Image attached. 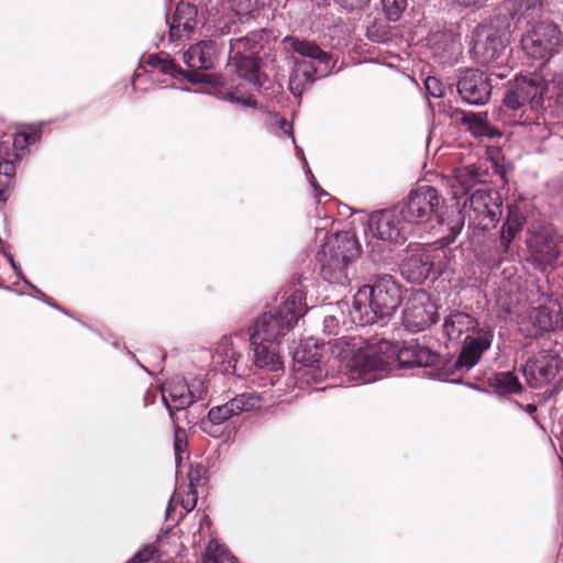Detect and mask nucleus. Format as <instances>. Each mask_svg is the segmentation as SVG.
I'll use <instances>...</instances> for the list:
<instances>
[{
	"label": "nucleus",
	"mask_w": 563,
	"mask_h": 563,
	"mask_svg": "<svg viewBox=\"0 0 563 563\" xmlns=\"http://www.w3.org/2000/svg\"><path fill=\"white\" fill-rule=\"evenodd\" d=\"M254 352V363L260 368L277 372L283 368V362L279 355V345L268 342H250Z\"/></svg>",
	"instance_id": "nucleus-31"
},
{
	"label": "nucleus",
	"mask_w": 563,
	"mask_h": 563,
	"mask_svg": "<svg viewBox=\"0 0 563 563\" xmlns=\"http://www.w3.org/2000/svg\"><path fill=\"white\" fill-rule=\"evenodd\" d=\"M174 500H175V497H172L167 505V508H166V517L167 518H172V511L175 509Z\"/></svg>",
	"instance_id": "nucleus-56"
},
{
	"label": "nucleus",
	"mask_w": 563,
	"mask_h": 563,
	"mask_svg": "<svg viewBox=\"0 0 563 563\" xmlns=\"http://www.w3.org/2000/svg\"><path fill=\"white\" fill-rule=\"evenodd\" d=\"M245 340L243 331H236L230 336H223L216 349L214 358L218 363L222 364V371L225 374H235L238 362L242 357L241 349L239 345Z\"/></svg>",
	"instance_id": "nucleus-27"
},
{
	"label": "nucleus",
	"mask_w": 563,
	"mask_h": 563,
	"mask_svg": "<svg viewBox=\"0 0 563 563\" xmlns=\"http://www.w3.org/2000/svg\"><path fill=\"white\" fill-rule=\"evenodd\" d=\"M322 67L312 62L294 59V67L289 77L290 92L300 97L307 86L312 85L317 77H322Z\"/></svg>",
	"instance_id": "nucleus-28"
},
{
	"label": "nucleus",
	"mask_w": 563,
	"mask_h": 563,
	"mask_svg": "<svg viewBox=\"0 0 563 563\" xmlns=\"http://www.w3.org/2000/svg\"><path fill=\"white\" fill-rule=\"evenodd\" d=\"M558 391H559V388H558V387H555V388L553 389L552 394H555V393H558Z\"/></svg>",
	"instance_id": "nucleus-60"
},
{
	"label": "nucleus",
	"mask_w": 563,
	"mask_h": 563,
	"mask_svg": "<svg viewBox=\"0 0 563 563\" xmlns=\"http://www.w3.org/2000/svg\"><path fill=\"white\" fill-rule=\"evenodd\" d=\"M8 261L11 265V267L13 268L15 275L27 286L30 287L31 289H33L35 292L37 294H42V291L35 286L33 285L26 277L25 275L23 274V272L21 271V267L18 265V263L15 262L13 255L9 254L8 255Z\"/></svg>",
	"instance_id": "nucleus-46"
},
{
	"label": "nucleus",
	"mask_w": 563,
	"mask_h": 563,
	"mask_svg": "<svg viewBox=\"0 0 563 563\" xmlns=\"http://www.w3.org/2000/svg\"><path fill=\"white\" fill-rule=\"evenodd\" d=\"M231 8L241 22L257 21L261 24L268 20V11L273 0H230Z\"/></svg>",
	"instance_id": "nucleus-30"
},
{
	"label": "nucleus",
	"mask_w": 563,
	"mask_h": 563,
	"mask_svg": "<svg viewBox=\"0 0 563 563\" xmlns=\"http://www.w3.org/2000/svg\"><path fill=\"white\" fill-rule=\"evenodd\" d=\"M24 135L27 136V143L29 145L34 144L41 136V129L40 128H30L26 131H22Z\"/></svg>",
	"instance_id": "nucleus-52"
},
{
	"label": "nucleus",
	"mask_w": 563,
	"mask_h": 563,
	"mask_svg": "<svg viewBox=\"0 0 563 563\" xmlns=\"http://www.w3.org/2000/svg\"><path fill=\"white\" fill-rule=\"evenodd\" d=\"M408 7V0H382V10L389 22H397Z\"/></svg>",
	"instance_id": "nucleus-38"
},
{
	"label": "nucleus",
	"mask_w": 563,
	"mask_h": 563,
	"mask_svg": "<svg viewBox=\"0 0 563 563\" xmlns=\"http://www.w3.org/2000/svg\"><path fill=\"white\" fill-rule=\"evenodd\" d=\"M424 86L428 93L433 98H441L443 96L444 87L438 78L432 76L427 77Z\"/></svg>",
	"instance_id": "nucleus-42"
},
{
	"label": "nucleus",
	"mask_w": 563,
	"mask_h": 563,
	"mask_svg": "<svg viewBox=\"0 0 563 563\" xmlns=\"http://www.w3.org/2000/svg\"><path fill=\"white\" fill-rule=\"evenodd\" d=\"M296 150H297V152H298L299 154H301V156H302L301 158H302V161H303V164H305V166L307 167V161H306V158H305V156H303L302 148H300V147L296 146Z\"/></svg>",
	"instance_id": "nucleus-58"
},
{
	"label": "nucleus",
	"mask_w": 563,
	"mask_h": 563,
	"mask_svg": "<svg viewBox=\"0 0 563 563\" xmlns=\"http://www.w3.org/2000/svg\"><path fill=\"white\" fill-rule=\"evenodd\" d=\"M158 550L154 545H145L140 549L126 563H152L158 562Z\"/></svg>",
	"instance_id": "nucleus-39"
},
{
	"label": "nucleus",
	"mask_w": 563,
	"mask_h": 563,
	"mask_svg": "<svg viewBox=\"0 0 563 563\" xmlns=\"http://www.w3.org/2000/svg\"><path fill=\"white\" fill-rule=\"evenodd\" d=\"M549 84L544 79L534 74L533 76H519L516 77L504 96V104L511 110L522 109V114L526 115L520 124H537L540 125L539 115L537 111L542 108V102Z\"/></svg>",
	"instance_id": "nucleus-7"
},
{
	"label": "nucleus",
	"mask_w": 563,
	"mask_h": 563,
	"mask_svg": "<svg viewBox=\"0 0 563 563\" xmlns=\"http://www.w3.org/2000/svg\"><path fill=\"white\" fill-rule=\"evenodd\" d=\"M187 448V434L186 431L179 427H175L174 431V450L176 463L179 464L181 461L180 454L185 452Z\"/></svg>",
	"instance_id": "nucleus-41"
},
{
	"label": "nucleus",
	"mask_w": 563,
	"mask_h": 563,
	"mask_svg": "<svg viewBox=\"0 0 563 563\" xmlns=\"http://www.w3.org/2000/svg\"><path fill=\"white\" fill-rule=\"evenodd\" d=\"M218 47L211 40L200 41L184 53V62L190 70H210L218 60Z\"/></svg>",
	"instance_id": "nucleus-26"
},
{
	"label": "nucleus",
	"mask_w": 563,
	"mask_h": 563,
	"mask_svg": "<svg viewBox=\"0 0 563 563\" xmlns=\"http://www.w3.org/2000/svg\"><path fill=\"white\" fill-rule=\"evenodd\" d=\"M439 251L418 249L402 262L400 272L412 284H421L429 277L437 278L441 272Z\"/></svg>",
	"instance_id": "nucleus-16"
},
{
	"label": "nucleus",
	"mask_w": 563,
	"mask_h": 563,
	"mask_svg": "<svg viewBox=\"0 0 563 563\" xmlns=\"http://www.w3.org/2000/svg\"><path fill=\"white\" fill-rule=\"evenodd\" d=\"M562 321L561 305L549 298L544 303L532 308L521 319L520 331L527 336H538L543 332L552 331Z\"/></svg>",
	"instance_id": "nucleus-15"
},
{
	"label": "nucleus",
	"mask_w": 563,
	"mask_h": 563,
	"mask_svg": "<svg viewBox=\"0 0 563 563\" xmlns=\"http://www.w3.org/2000/svg\"><path fill=\"white\" fill-rule=\"evenodd\" d=\"M429 374H430V376H432V378H437V379H442V378H443V377H442V374H440V373H437V374H435V373H433V372L431 371Z\"/></svg>",
	"instance_id": "nucleus-59"
},
{
	"label": "nucleus",
	"mask_w": 563,
	"mask_h": 563,
	"mask_svg": "<svg viewBox=\"0 0 563 563\" xmlns=\"http://www.w3.org/2000/svg\"><path fill=\"white\" fill-rule=\"evenodd\" d=\"M36 295H37V297H38L40 299H42V300H43L44 302H46L47 305H49V306H52V307H54V308H56V309H58V310L63 311L64 313H67V312H66L65 310H63L59 306H57L55 302H53V301H52V299H51V298H48V297H47L43 291H42V294H37V292H36Z\"/></svg>",
	"instance_id": "nucleus-55"
},
{
	"label": "nucleus",
	"mask_w": 563,
	"mask_h": 563,
	"mask_svg": "<svg viewBox=\"0 0 563 563\" xmlns=\"http://www.w3.org/2000/svg\"><path fill=\"white\" fill-rule=\"evenodd\" d=\"M523 409L529 415H532V413H534L537 411V406L533 405V404H528L527 406L523 407Z\"/></svg>",
	"instance_id": "nucleus-57"
},
{
	"label": "nucleus",
	"mask_w": 563,
	"mask_h": 563,
	"mask_svg": "<svg viewBox=\"0 0 563 563\" xmlns=\"http://www.w3.org/2000/svg\"><path fill=\"white\" fill-rule=\"evenodd\" d=\"M340 329V319L334 314H328L323 319V332L331 335L338 334Z\"/></svg>",
	"instance_id": "nucleus-47"
},
{
	"label": "nucleus",
	"mask_w": 563,
	"mask_h": 563,
	"mask_svg": "<svg viewBox=\"0 0 563 563\" xmlns=\"http://www.w3.org/2000/svg\"><path fill=\"white\" fill-rule=\"evenodd\" d=\"M457 91L463 101L482 106L489 101L492 84L489 77L478 69H467L457 81Z\"/></svg>",
	"instance_id": "nucleus-20"
},
{
	"label": "nucleus",
	"mask_w": 563,
	"mask_h": 563,
	"mask_svg": "<svg viewBox=\"0 0 563 563\" xmlns=\"http://www.w3.org/2000/svg\"><path fill=\"white\" fill-rule=\"evenodd\" d=\"M306 286L299 277L284 290L280 305L262 313L249 328L250 342H268L280 345L282 339L291 331L308 308L305 302Z\"/></svg>",
	"instance_id": "nucleus-2"
},
{
	"label": "nucleus",
	"mask_w": 563,
	"mask_h": 563,
	"mask_svg": "<svg viewBox=\"0 0 563 563\" xmlns=\"http://www.w3.org/2000/svg\"><path fill=\"white\" fill-rule=\"evenodd\" d=\"M526 222V216L519 206L515 203L507 206V216L501 227L499 246L497 250L500 261H506L512 255L511 243L522 231Z\"/></svg>",
	"instance_id": "nucleus-23"
},
{
	"label": "nucleus",
	"mask_w": 563,
	"mask_h": 563,
	"mask_svg": "<svg viewBox=\"0 0 563 563\" xmlns=\"http://www.w3.org/2000/svg\"><path fill=\"white\" fill-rule=\"evenodd\" d=\"M284 42L298 55L310 58L322 67L321 76H328L335 65L333 57L330 53L324 52L312 41L301 40L296 36H286Z\"/></svg>",
	"instance_id": "nucleus-25"
},
{
	"label": "nucleus",
	"mask_w": 563,
	"mask_h": 563,
	"mask_svg": "<svg viewBox=\"0 0 563 563\" xmlns=\"http://www.w3.org/2000/svg\"><path fill=\"white\" fill-rule=\"evenodd\" d=\"M189 488H197L207 483V470L201 464L191 465L188 472Z\"/></svg>",
	"instance_id": "nucleus-40"
},
{
	"label": "nucleus",
	"mask_w": 563,
	"mask_h": 563,
	"mask_svg": "<svg viewBox=\"0 0 563 563\" xmlns=\"http://www.w3.org/2000/svg\"><path fill=\"white\" fill-rule=\"evenodd\" d=\"M501 207L500 194L489 185L474 189L463 206L470 225L481 230L496 225L501 216Z\"/></svg>",
	"instance_id": "nucleus-9"
},
{
	"label": "nucleus",
	"mask_w": 563,
	"mask_h": 563,
	"mask_svg": "<svg viewBox=\"0 0 563 563\" xmlns=\"http://www.w3.org/2000/svg\"><path fill=\"white\" fill-rule=\"evenodd\" d=\"M366 34L371 41L383 43L388 38L389 32L386 30L380 32L375 25H373L367 29Z\"/></svg>",
	"instance_id": "nucleus-50"
},
{
	"label": "nucleus",
	"mask_w": 563,
	"mask_h": 563,
	"mask_svg": "<svg viewBox=\"0 0 563 563\" xmlns=\"http://www.w3.org/2000/svg\"><path fill=\"white\" fill-rule=\"evenodd\" d=\"M520 44L528 56L549 62L563 47V34L559 25L544 20L528 29Z\"/></svg>",
	"instance_id": "nucleus-12"
},
{
	"label": "nucleus",
	"mask_w": 563,
	"mask_h": 563,
	"mask_svg": "<svg viewBox=\"0 0 563 563\" xmlns=\"http://www.w3.org/2000/svg\"><path fill=\"white\" fill-rule=\"evenodd\" d=\"M323 345L318 340L309 338L303 340L300 345L292 352L294 360L307 367L305 376H311L313 382L321 379L322 372L314 368V364L319 363L322 356Z\"/></svg>",
	"instance_id": "nucleus-29"
},
{
	"label": "nucleus",
	"mask_w": 563,
	"mask_h": 563,
	"mask_svg": "<svg viewBox=\"0 0 563 563\" xmlns=\"http://www.w3.org/2000/svg\"><path fill=\"white\" fill-rule=\"evenodd\" d=\"M360 253L361 246L353 233L345 231L328 235L317 253L321 276L331 284L346 285L347 265L357 258Z\"/></svg>",
	"instance_id": "nucleus-5"
},
{
	"label": "nucleus",
	"mask_w": 563,
	"mask_h": 563,
	"mask_svg": "<svg viewBox=\"0 0 563 563\" xmlns=\"http://www.w3.org/2000/svg\"><path fill=\"white\" fill-rule=\"evenodd\" d=\"M162 398L169 412L173 423H176L175 412L189 407L206 395L205 383L195 378L189 384L181 377H174L162 386Z\"/></svg>",
	"instance_id": "nucleus-13"
},
{
	"label": "nucleus",
	"mask_w": 563,
	"mask_h": 563,
	"mask_svg": "<svg viewBox=\"0 0 563 563\" xmlns=\"http://www.w3.org/2000/svg\"><path fill=\"white\" fill-rule=\"evenodd\" d=\"M196 504H197V492L195 488H192V489L189 488V492L187 493L186 497H183L180 499V505L186 512H189L196 507Z\"/></svg>",
	"instance_id": "nucleus-48"
},
{
	"label": "nucleus",
	"mask_w": 563,
	"mask_h": 563,
	"mask_svg": "<svg viewBox=\"0 0 563 563\" xmlns=\"http://www.w3.org/2000/svg\"><path fill=\"white\" fill-rule=\"evenodd\" d=\"M146 63L161 74L168 75L173 78L183 76L191 84H209L212 86L222 84L221 78L217 75L181 69L167 54H152L148 56Z\"/></svg>",
	"instance_id": "nucleus-22"
},
{
	"label": "nucleus",
	"mask_w": 563,
	"mask_h": 563,
	"mask_svg": "<svg viewBox=\"0 0 563 563\" xmlns=\"http://www.w3.org/2000/svg\"><path fill=\"white\" fill-rule=\"evenodd\" d=\"M202 563H235V559L217 540H210L206 548Z\"/></svg>",
	"instance_id": "nucleus-36"
},
{
	"label": "nucleus",
	"mask_w": 563,
	"mask_h": 563,
	"mask_svg": "<svg viewBox=\"0 0 563 563\" xmlns=\"http://www.w3.org/2000/svg\"><path fill=\"white\" fill-rule=\"evenodd\" d=\"M442 202L437 188L423 185L411 189L397 208L405 223L421 225L437 216Z\"/></svg>",
	"instance_id": "nucleus-10"
},
{
	"label": "nucleus",
	"mask_w": 563,
	"mask_h": 563,
	"mask_svg": "<svg viewBox=\"0 0 563 563\" xmlns=\"http://www.w3.org/2000/svg\"><path fill=\"white\" fill-rule=\"evenodd\" d=\"M306 173H307V175H308V177L310 179V184H311V186H312V188H313V190L316 192V196L317 197H325V196H328V192H325L323 189H321L319 187V185L316 183V179H314L311 170L309 168H307Z\"/></svg>",
	"instance_id": "nucleus-53"
},
{
	"label": "nucleus",
	"mask_w": 563,
	"mask_h": 563,
	"mask_svg": "<svg viewBox=\"0 0 563 563\" xmlns=\"http://www.w3.org/2000/svg\"><path fill=\"white\" fill-rule=\"evenodd\" d=\"M488 382L489 386L500 396L519 394L522 390L518 376L512 372L496 373Z\"/></svg>",
	"instance_id": "nucleus-34"
},
{
	"label": "nucleus",
	"mask_w": 563,
	"mask_h": 563,
	"mask_svg": "<svg viewBox=\"0 0 563 563\" xmlns=\"http://www.w3.org/2000/svg\"><path fill=\"white\" fill-rule=\"evenodd\" d=\"M264 405V398L255 391H247L235 395L222 405L209 409L207 417L209 421L223 424L231 418L242 412L260 409Z\"/></svg>",
	"instance_id": "nucleus-18"
},
{
	"label": "nucleus",
	"mask_w": 563,
	"mask_h": 563,
	"mask_svg": "<svg viewBox=\"0 0 563 563\" xmlns=\"http://www.w3.org/2000/svg\"><path fill=\"white\" fill-rule=\"evenodd\" d=\"M265 37H267L266 29L261 27L245 36L230 40L229 58L235 63L239 76L256 87H260L262 81L258 67L252 56L263 47Z\"/></svg>",
	"instance_id": "nucleus-11"
},
{
	"label": "nucleus",
	"mask_w": 563,
	"mask_h": 563,
	"mask_svg": "<svg viewBox=\"0 0 563 563\" xmlns=\"http://www.w3.org/2000/svg\"><path fill=\"white\" fill-rule=\"evenodd\" d=\"M461 118L460 122L466 126L467 131L474 135L475 137H489L493 139L495 136H500V133L497 129L492 126L487 120L486 115L482 113L474 112H460Z\"/></svg>",
	"instance_id": "nucleus-33"
},
{
	"label": "nucleus",
	"mask_w": 563,
	"mask_h": 563,
	"mask_svg": "<svg viewBox=\"0 0 563 563\" xmlns=\"http://www.w3.org/2000/svg\"><path fill=\"white\" fill-rule=\"evenodd\" d=\"M395 357L402 368L435 367L442 364L441 356L427 346L410 343L396 352L390 341L380 339L353 353L347 364L350 376L361 384L373 383L384 376Z\"/></svg>",
	"instance_id": "nucleus-1"
},
{
	"label": "nucleus",
	"mask_w": 563,
	"mask_h": 563,
	"mask_svg": "<svg viewBox=\"0 0 563 563\" xmlns=\"http://www.w3.org/2000/svg\"><path fill=\"white\" fill-rule=\"evenodd\" d=\"M401 289L393 276L376 275L362 286L353 297L351 320L361 327L382 322L385 324L401 303Z\"/></svg>",
	"instance_id": "nucleus-3"
},
{
	"label": "nucleus",
	"mask_w": 563,
	"mask_h": 563,
	"mask_svg": "<svg viewBox=\"0 0 563 563\" xmlns=\"http://www.w3.org/2000/svg\"><path fill=\"white\" fill-rule=\"evenodd\" d=\"M562 358L548 351H541L530 357L523 366V376L527 384L534 389L549 385L562 367Z\"/></svg>",
	"instance_id": "nucleus-17"
},
{
	"label": "nucleus",
	"mask_w": 563,
	"mask_h": 563,
	"mask_svg": "<svg viewBox=\"0 0 563 563\" xmlns=\"http://www.w3.org/2000/svg\"><path fill=\"white\" fill-rule=\"evenodd\" d=\"M455 5L470 10L482 9L488 0H451Z\"/></svg>",
	"instance_id": "nucleus-49"
},
{
	"label": "nucleus",
	"mask_w": 563,
	"mask_h": 563,
	"mask_svg": "<svg viewBox=\"0 0 563 563\" xmlns=\"http://www.w3.org/2000/svg\"><path fill=\"white\" fill-rule=\"evenodd\" d=\"M198 10L189 2H179L169 23V41L180 43L188 40L197 26Z\"/></svg>",
	"instance_id": "nucleus-24"
},
{
	"label": "nucleus",
	"mask_w": 563,
	"mask_h": 563,
	"mask_svg": "<svg viewBox=\"0 0 563 563\" xmlns=\"http://www.w3.org/2000/svg\"><path fill=\"white\" fill-rule=\"evenodd\" d=\"M552 88L555 93L556 102L563 107V69L553 76Z\"/></svg>",
	"instance_id": "nucleus-45"
},
{
	"label": "nucleus",
	"mask_w": 563,
	"mask_h": 563,
	"mask_svg": "<svg viewBox=\"0 0 563 563\" xmlns=\"http://www.w3.org/2000/svg\"><path fill=\"white\" fill-rule=\"evenodd\" d=\"M543 4L541 0H517L514 4L511 18L520 27L522 24L532 26L541 22Z\"/></svg>",
	"instance_id": "nucleus-32"
},
{
	"label": "nucleus",
	"mask_w": 563,
	"mask_h": 563,
	"mask_svg": "<svg viewBox=\"0 0 563 563\" xmlns=\"http://www.w3.org/2000/svg\"><path fill=\"white\" fill-rule=\"evenodd\" d=\"M408 227L397 207L376 211L368 219V230L372 235L390 244L404 243L409 233Z\"/></svg>",
	"instance_id": "nucleus-14"
},
{
	"label": "nucleus",
	"mask_w": 563,
	"mask_h": 563,
	"mask_svg": "<svg viewBox=\"0 0 563 563\" xmlns=\"http://www.w3.org/2000/svg\"><path fill=\"white\" fill-rule=\"evenodd\" d=\"M443 331L450 340L463 342L461 352L453 364L455 371H470L488 351L494 340L490 325L479 327L475 317L464 311H452L444 319Z\"/></svg>",
	"instance_id": "nucleus-4"
},
{
	"label": "nucleus",
	"mask_w": 563,
	"mask_h": 563,
	"mask_svg": "<svg viewBox=\"0 0 563 563\" xmlns=\"http://www.w3.org/2000/svg\"><path fill=\"white\" fill-rule=\"evenodd\" d=\"M437 322V311L424 292L410 298L402 311V324L410 332H420Z\"/></svg>",
	"instance_id": "nucleus-19"
},
{
	"label": "nucleus",
	"mask_w": 563,
	"mask_h": 563,
	"mask_svg": "<svg viewBox=\"0 0 563 563\" xmlns=\"http://www.w3.org/2000/svg\"><path fill=\"white\" fill-rule=\"evenodd\" d=\"M267 124L276 135H289L295 142L292 124L288 122L284 117L275 112L268 113Z\"/></svg>",
	"instance_id": "nucleus-37"
},
{
	"label": "nucleus",
	"mask_w": 563,
	"mask_h": 563,
	"mask_svg": "<svg viewBox=\"0 0 563 563\" xmlns=\"http://www.w3.org/2000/svg\"><path fill=\"white\" fill-rule=\"evenodd\" d=\"M561 236L555 228L547 222H534L527 231V262L540 272H545L556 264L561 251Z\"/></svg>",
	"instance_id": "nucleus-8"
},
{
	"label": "nucleus",
	"mask_w": 563,
	"mask_h": 563,
	"mask_svg": "<svg viewBox=\"0 0 563 563\" xmlns=\"http://www.w3.org/2000/svg\"><path fill=\"white\" fill-rule=\"evenodd\" d=\"M229 101L241 104L243 107H250V108H256L257 102L254 98H244V97H238L232 92H228L225 97Z\"/></svg>",
	"instance_id": "nucleus-51"
},
{
	"label": "nucleus",
	"mask_w": 563,
	"mask_h": 563,
	"mask_svg": "<svg viewBox=\"0 0 563 563\" xmlns=\"http://www.w3.org/2000/svg\"><path fill=\"white\" fill-rule=\"evenodd\" d=\"M221 426L222 424H220V423L209 421L208 417L202 419L200 422L201 430L205 433H207L208 435L216 438V439L220 438L221 434L223 433V429L221 428Z\"/></svg>",
	"instance_id": "nucleus-43"
},
{
	"label": "nucleus",
	"mask_w": 563,
	"mask_h": 563,
	"mask_svg": "<svg viewBox=\"0 0 563 563\" xmlns=\"http://www.w3.org/2000/svg\"><path fill=\"white\" fill-rule=\"evenodd\" d=\"M27 136L22 132H19L14 135L13 139V150L15 158H21L23 156V152L29 147Z\"/></svg>",
	"instance_id": "nucleus-44"
},
{
	"label": "nucleus",
	"mask_w": 563,
	"mask_h": 563,
	"mask_svg": "<svg viewBox=\"0 0 563 563\" xmlns=\"http://www.w3.org/2000/svg\"><path fill=\"white\" fill-rule=\"evenodd\" d=\"M507 43L506 32L494 25L478 24L472 32L471 52L478 64L490 69L492 75L506 78L510 71Z\"/></svg>",
	"instance_id": "nucleus-6"
},
{
	"label": "nucleus",
	"mask_w": 563,
	"mask_h": 563,
	"mask_svg": "<svg viewBox=\"0 0 563 563\" xmlns=\"http://www.w3.org/2000/svg\"><path fill=\"white\" fill-rule=\"evenodd\" d=\"M463 228V221H457L452 228H451V236H450V241H453L460 233H461V230Z\"/></svg>",
	"instance_id": "nucleus-54"
},
{
	"label": "nucleus",
	"mask_w": 563,
	"mask_h": 563,
	"mask_svg": "<svg viewBox=\"0 0 563 563\" xmlns=\"http://www.w3.org/2000/svg\"><path fill=\"white\" fill-rule=\"evenodd\" d=\"M15 176V166L11 159H0V201L9 198Z\"/></svg>",
	"instance_id": "nucleus-35"
},
{
	"label": "nucleus",
	"mask_w": 563,
	"mask_h": 563,
	"mask_svg": "<svg viewBox=\"0 0 563 563\" xmlns=\"http://www.w3.org/2000/svg\"><path fill=\"white\" fill-rule=\"evenodd\" d=\"M488 167L483 162L455 168L450 185L453 197L459 199L462 196L471 195L476 186H488Z\"/></svg>",
	"instance_id": "nucleus-21"
}]
</instances>
